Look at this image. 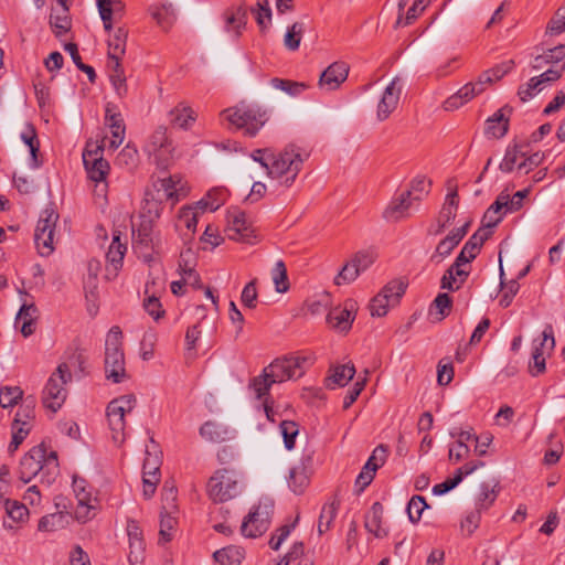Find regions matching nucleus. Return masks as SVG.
Returning <instances> with one entry per match:
<instances>
[{
	"instance_id": "f257e3e1",
	"label": "nucleus",
	"mask_w": 565,
	"mask_h": 565,
	"mask_svg": "<svg viewBox=\"0 0 565 565\" xmlns=\"http://www.w3.org/2000/svg\"><path fill=\"white\" fill-rule=\"evenodd\" d=\"M60 473L57 455L55 451H46L44 445L31 448L21 459L19 466V479L24 483L40 476V481L51 486Z\"/></svg>"
},
{
	"instance_id": "f03ea898",
	"label": "nucleus",
	"mask_w": 565,
	"mask_h": 565,
	"mask_svg": "<svg viewBox=\"0 0 565 565\" xmlns=\"http://www.w3.org/2000/svg\"><path fill=\"white\" fill-rule=\"evenodd\" d=\"M223 122L227 121L230 127L244 130L249 137L256 136L267 121V113L257 105L239 104L227 108L220 114Z\"/></svg>"
},
{
	"instance_id": "7ed1b4c3",
	"label": "nucleus",
	"mask_w": 565,
	"mask_h": 565,
	"mask_svg": "<svg viewBox=\"0 0 565 565\" xmlns=\"http://www.w3.org/2000/svg\"><path fill=\"white\" fill-rule=\"evenodd\" d=\"M243 476L230 468L217 469L209 479L206 492L215 503H223L238 497L244 490Z\"/></svg>"
},
{
	"instance_id": "20e7f679",
	"label": "nucleus",
	"mask_w": 565,
	"mask_h": 565,
	"mask_svg": "<svg viewBox=\"0 0 565 565\" xmlns=\"http://www.w3.org/2000/svg\"><path fill=\"white\" fill-rule=\"evenodd\" d=\"M121 339L122 333L120 328L114 326L108 331L105 340L106 379L114 383H121L127 379Z\"/></svg>"
},
{
	"instance_id": "39448f33",
	"label": "nucleus",
	"mask_w": 565,
	"mask_h": 565,
	"mask_svg": "<svg viewBox=\"0 0 565 565\" xmlns=\"http://www.w3.org/2000/svg\"><path fill=\"white\" fill-rule=\"evenodd\" d=\"M302 163L303 159L300 149L289 145L277 156L270 154L268 175L273 179L281 180L284 185L290 186L296 180Z\"/></svg>"
},
{
	"instance_id": "423d86ee",
	"label": "nucleus",
	"mask_w": 565,
	"mask_h": 565,
	"mask_svg": "<svg viewBox=\"0 0 565 565\" xmlns=\"http://www.w3.org/2000/svg\"><path fill=\"white\" fill-rule=\"evenodd\" d=\"M137 399L134 394H126L109 402L106 411L108 426L111 431V439L117 445L126 440V414L136 407Z\"/></svg>"
},
{
	"instance_id": "0eeeda50",
	"label": "nucleus",
	"mask_w": 565,
	"mask_h": 565,
	"mask_svg": "<svg viewBox=\"0 0 565 565\" xmlns=\"http://www.w3.org/2000/svg\"><path fill=\"white\" fill-rule=\"evenodd\" d=\"M72 373L66 363H61L49 377L42 393L43 405L52 412H57L67 397L66 384L71 382Z\"/></svg>"
},
{
	"instance_id": "6e6552de",
	"label": "nucleus",
	"mask_w": 565,
	"mask_h": 565,
	"mask_svg": "<svg viewBox=\"0 0 565 565\" xmlns=\"http://www.w3.org/2000/svg\"><path fill=\"white\" fill-rule=\"evenodd\" d=\"M164 126L158 127L148 138L143 151L157 168L166 170L174 159V147Z\"/></svg>"
},
{
	"instance_id": "1a4fd4ad",
	"label": "nucleus",
	"mask_w": 565,
	"mask_h": 565,
	"mask_svg": "<svg viewBox=\"0 0 565 565\" xmlns=\"http://www.w3.org/2000/svg\"><path fill=\"white\" fill-rule=\"evenodd\" d=\"M273 512L274 501L271 499L259 500L244 518L241 525L242 535L249 539L262 536L269 529Z\"/></svg>"
},
{
	"instance_id": "9d476101",
	"label": "nucleus",
	"mask_w": 565,
	"mask_h": 565,
	"mask_svg": "<svg viewBox=\"0 0 565 565\" xmlns=\"http://www.w3.org/2000/svg\"><path fill=\"white\" fill-rule=\"evenodd\" d=\"M104 146L87 142L83 151V163L88 178L96 183V188L100 193H105L107 189L106 178L109 173L110 166L103 158Z\"/></svg>"
},
{
	"instance_id": "9b49d317",
	"label": "nucleus",
	"mask_w": 565,
	"mask_h": 565,
	"mask_svg": "<svg viewBox=\"0 0 565 565\" xmlns=\"http://www.w3.org/2000/svg\"><path fill=\"white\" fill-rule=\"evenodd\" d=\"M311 363L310 358L289 355L274 360L265 369V375L271 379V383H282L300 377L305 367Z\"/></svg>"
},
{
	"instance_id": "f8f14e48",
	"label": "nucleus",
	"mask_w": 565,
	"mask_h": 565,
	"mask_svg": "<svg viewBox=\"0 0 565 565\" xmlns=\"http://www.w3.org/2000/svg\"><path fill=\"white\" fill-rule=\"evenodd\" d=\"M58 214L52 206L45 207L38 221L34 242L41 256H50L54 252V233Z\"/></svg>"
},
{
	"instance_id": "ddd939ff",
	"label": "nucleus",
	"mask_w": 565,
	"mask_h": 565,
	"mask_svg": "<svg viewBox=\"0 0 565 565\" xmlns=\"http://www.w3.org/2000/svg\"><path fill=\"white\" fill-rule=\"evenodd\" d=\"M143 209H148L149 215L142 214L137 230L132 227V241L135 248L140 252L145 249L143 257L148 260L150 257L149 250L152 248V222L153 218L160 216V203L154 200H147Z\"/></svg>"
},
{
	"instance_id": "4468645a",
	"label": "nucleus",
	"mask_w": 565,
	"mask_h": 565,
	"mask_svg": "<svg viewBox=\"0 0 565 565\" xmlns=\"http://www.w3.org/2000/svg\"><path fill=\"white\" fill-rule=\"evenodd\" d=\"M541 340L533 341L532 361L530 372L536 376L545 371V354H550L555 347L554 330L551 324L545 326Z\"/></svg>"
},
{
	"instance_id": "2eb2a0df",
	"label": "nucleus",
	"mask_w": 565,
	"mask_h": 565,
	"mask_svg": "<svg viewBox=\"0 0 565 565\" xmlns=\"http://www.w3.org/2000/svg\"><path fill=\"white\" fill-rule=\"evenodd\" d=\"M349 71L345 62H333L320 74L319 88L324 92L337 90L347 81Z\"/></svg>"
},
{
	"instance_id": "dca6fc26",
	"label": "nucleus",
	"mask_w": 565,
	"mask_h": 565,
	"mask_svg": "<svg viewBox=\"0 0 565 565\" xmlns=\"http://www.w3.org/2000/svg\"><path fill=\"white\" fill-rule=\"evenodd\" d=\"M224 31L237 40L247 24V9L245 4L227 8L223 14Z\"/></svg>"
},
{
	"instance_id": "f3484780",
	"label": "nucleus",
	"mask_w": 565,
	"mask_h": 565,
	"mask_svg": "<svg viewBox=\"0 0 565 565\" xmlns=\"http://www.w3.org/2000/svg\"><path fill=\"white\" fill-rule=\"evenodd\" d=\"M227 222L226 233L228 238L237 242H249L253 236V230L244 212L238 210L231 211Z\"/></svg>"
},
{
	"instance_id": "a211bd4d",
	"label": "nucleus",
	"mask_w": 565,
	"mask_h": 565,
	"mask_svg": "<svg viewBox=\"0 0 565 565\" xmlns=\"http://www.w3.org/2000/svg\"><path fill=\"white\" fill-rule=\"evenodd\" d=\"M174 500L175 491L171 488L167 493V504H163L162 507L159 543H167L172 540L173 531L177 525V519L171 514L175 509Z\"/></svg>"
},
{
	"instance_id": "6ab92c4d",
	"label": "nucleus",
	"mask_w": 565,
	"mask_h": 565,
	"mask_svg": "<svg viewBox=\"0 0 565 565\" xmlns=\"http://www.w3.org/2000/svg\"><path fill=\"white\" fill-rule=\"evenodd\" d=\"M418 204L405 192L394 198L383 212V217L388 222H397L412 214Z\"/></svg>"
},
{
	"instance_id": "aec40b11",
	"label": "nucleus",
	"mask_w": 565,
	"mask_h": 565,
	"mask_svg": "<svg viewBox=\"0 0 565 565\" xmlns=\"http://www.w3.org/2000/svg\"><path fill=\"white\" fill-rule=\"evenodd\" d=\"M402 93V86L399 85V78H394L385 88L379 104H377V118L379 120H385L397 107L399 96Z\"/></svg>"
},
{
	"instance_id": "412c9836",
	"label": "nucleus",
	"mask_w": 565,
	"mask_h": 565,
	"mask_svg": "<svg viewBox=\"0 0 565 565\" xmlns=\"http://www.w3.org/2000/svg\"><path fill=\"white\" fill-rule=\"evenodd\" d=\"M355 302L347 300L343 308H334L327 316V322L331 328L340 332H347L355 318Z\"/></svg>"
},
{
	"instance_id": "4be33fe9",
	"label": "nucleus",
	"mask_w": 565,
	"mask_h": 565,
	"mask_svg": "<svg viewBox=\"0 0 565 565\" xmlns=\"http://www.w3.org/2000/svg\"><path fill=\"white\" fill-rule=\"evenodd\" d=\"M127 535L129 539V562L137 565L142 562L146 544L142 536V530L135 520L127 522Z\"/></svg>"
},
{
	"instance_id": "5701e85b",
	"label": "nucleus",
	"mask_w": 565,
	"mask_h": 565,
	"mask_svg": "<svg viewBox=\"0 0 565 565\" xmlns=\"http://www.w3.org/2000/svg\"><path fill=\"white\" fill-rule=\"evenodd\" d=\"M513 108L510 105H504L497 110L486 120V134L493 138L504 137L509 130V120Z\"/></svg>"
},
{
	"instance_id": "b1692460",
	"label": "nucleus",
	"mask_w": 565,
	"mask_h": 565,
	"mask_svg": "<svg viewBox=\"0 0 565 565\" xmlns=\"http://www.w3.org/2000/svg\"><path fill=\"white\" fill-rule=\"evenodd\" d=\"M120 232L114 231L113 239L106 253L107 259V275H117L118 270L122 266V260L127 252V245L120 239Z\"/></svg>"
},
{
	"instance_id": "393cba45",
	"label": "nucleus",
	"mask_w": 565,
	"mask_h": 565,
	"mask_svg": "<svg viewBox=\"0 0 565 565\" xmlns=\"http://www.w3.org/2000/svg\"><path fill=\"white\" fill-rule=\"evenodd\" d=\"M105 124L111 132L109 147L111 149H117L125 139L126 127L121 115L115 111V106L111 104H107L106 106Z\"/></svg>"
},
{
	"instance_id": "a878e982",
	"label": "nucleus",
	"mask_w": 565,
	"mask_h": 565,
	"mask_svg": "<svg viewBox=\"0 0 565 565\" xmlns=\"http://www.w3.org/2000/svg\"><path fill=\"white\" fill-rule=\"evenodd\" d=\"M86 488L87 484L84 479L73 478V490L78 503L75 513L76 518L83 521L89 518V511L94 508L92 493Z\"/></svg>"
},
{
	"instance_id": "bb28decb",
	"label": "nucleus",
	"mask_w": 565,
	"mask_h": 565,
	"mask_svg": "<svg viewBox=\"0 0 565 565\" xmlns=\"http://www.w3.org/2000/svg\"><path fill=\"white\" fill-rule=\"evenodd\" d=\"M491 232L479 228L470 238L465 243L462 249L457 255V265L459 263L469 264L472 262L480 252L483 243L489 238Z\"/></svg>"
},
{
	"instance_id": "cd10ccee",
	"label": "nucleus",
	"mask_w": 565,
	"mask_h": 565,
	"mask_svg": "<svg viewBox=\"0 0 565 565\" xmlns=\"http://www.w3.org/2000/svg\"><path fill=\"white\" fill-rule=\"evenodd\" d=\"M384 508L380 502H374L364 518V527L377 539L388 535V530L382 525Z\"/></svg>"
},
{
	"instance_id": "c85d7f7f",
	"label": "nucleus",
	"mask_w": 565,
	"mask_h": 565,
	"mask_svg": "<svg viewBox=\"0 0 565 565\" xmlns=\"http://www.w3.org/2000/svg\"><path fill=\"white\" fill-rule=\"evenodd\" d=\"M467 263H459L457 265V258L452 265L445 271L440 280V287L450 291L458 290L469 276V271L463 269L462 266Z\"/></svg>"
},
{
	"instance_id": "c756f323",
	"label": "nucleus",
	"mask_w": 565,
	"mask_h": 565,
	"mask_svg": "<svg viewBox=\"0 0 565 565\" xmlns=\"http://www.w3.org/2000/svg\"><path fill=\"white\" fill-rule=\"evenodd\" d=\"M148 11L158 26L164 31H168L177 20L175 10L170 2L151 4Z\"/></svg>"
},
{
	"instance_id": "7c9ffc66",
	"label": "nucleus",
	"mask_w": 565,
	"mask_h": 565,
	"mask_svg": "<svg viewBox=\"0 0 565 565\" xmlns=\"http://www.w3.org/2000/svg\"><path fill=\"white\" fill-rule=\"evenodd\" d=\"M355 367L353 364H340L331 366L329 376L326 379V386L329 390L345 386L354 376Z\"/></svg>"
},
{
	"instance_id": "2f4dec72",
	"label": "nucleus",
	"mask_w": 565,
	"mask_h": 565,
	"mask_svg": "<svg viewBox=\"0 0 565 565\" xmlns=\"http://www.w3.org/2000/svg\"><path fill=\"white\" fill-rule=\"evenodd\" d=\"M121 58H108L107 67L109 71L110 83L119 97L127 95L128 87L126 83V75L124 67L120 63Z\"/></svg>"
},
{
	"instance_id": "473e14b6",
	"label": "nucleus",
	"mask_w": 565,
	"mask_h": 565,
	"mask_svg": "<svg viewBox=\"0 0 565 565\" xmlns=\"http://www.w3.org/2000/svg\"><path fill=\"white\" fill-rule=\"evenodd\" d=\"M159 446L150 438V445L146 446V458L143 460V478L148 477L150 480L159 481Z\"/></svg>"
},
{
	"instance_id": "72a5a7b5",
	"label": "nucleus",
	"mask_w": 565,
	"mask_h": 565,
	"mask_svg": "<svg viewBox=\"0 0 565 565\" xmlns=\"http://www.w3.org/2000/svg\"><path fill=\"white\" fill-rule=\"evenodd\" d=\"M38 318V308L34 303H23L15 317V322L22 321L20 331L24 338L34 333V321Z\"/></svg>"
},
{
	"instance_id": "f704fd0d",
	"label": "nucleus",
	"mask_w": 565,
	"mask_h": 565,
	"mask_svg": "<svg viewBox=\"0 0 565 565\" xmlns=\"http://www.w3.org/2000/svg\"><path fill=\"white\" fill-rule=\"evenodd\" d=\"M127 38L128 31L124 28H117L109 34L107 39L108 58H121L126 52Z\"/></svg>"
},
{
	"instance_id": "c9c22d12",
	"label": "nucleus",
	"mask_w": 565,
	"mask_h": 565,
	"mask_svg": "<svg viewBox=\"0 0 565 565\" xmlns=\"http://www.w3.org/2000/svg\"><path fill=\"white\" fill-rule=\"evenodd\" d=\"M194 120V111L184 103H179L169 111V122L174 127L188 129Z\"/></svg>"
},
{
	"instance_id": "e433bc0d",
	"label": "nucleus",
	"mask_w": 565,
	"mask_h": 565,
	"mask_svg": "<svg viewBox=\"0 0 565 565\" xmlns=\"http://www.w3.org/2000/svg\"><path fill=\"white\" fill-rule=\"evenodd\" d=\"M565 58V44H559L534 57L531 66L535 71L544 68L548 64H558Z\"/></svg>"
},
{
	"instance_id": "4c0bfd02",
	"label": "nucleus",
	"mask_w": 565,
	"mask_h": 565,
	"mask_svg": "<svg viewBox=\"0 0 565 565\" xmlns=\"http://www.w3.org/2000/svg\"><path fill=\"white\" fill-rule=\"evenodd\" d=\"M499 482L495 480L484 481L480 484L476 507L478 510H487L493 504L499 493Z\"/></svg>"
},
{
	"instance_id": "58836bf2",
	"label": "nucleus",
	"mask_w": 565,
	"mask_h": 565,
	"mask_svg": "<svg viewBox=\"0 0 565 565\" xmlns=\"http://www.w3.org/2000/svg\"><path fill=\"white\" fill-rule=\"evenodd\" d=\"M477 95H476V90H473V86H471V85H469V83H467L458 92H456L455 94L449 96L444 102V105H443L444 109L447 111L456 110V109L460 108L461 106H463L465 104H467L468 102H470Z\"/></svg>"
},
{
	"instance_id": "ea45409f",
	"label": "nucleus",
	"mask_w": 565,
	"mask_h": 565,
	"mask_svg": "<svg viewBox=\"0 0 565 565\" xmlns=\"http://www.w3.org/2000/svg\"><path fill=\"white\" fill-rule=\"evenodd\" d=\"M308 484L309 476L306 471V465L301 462L300 465L292 467L288 479L290 490L296 494H301Z\"/></svg>"
},
{
	"instance_id": "a19ab883",
	"label": "nucleus",
	"mask_w": 565,
	"mask_h": 565,
	"mask_svg": "<svg viewBox=\"0 0 565 565\" xmlns=\"http://www.w3.org/2000/svg\"><path fill=\"white\" fill-rule=\"evenodd\" d=\"M226 190L223 188H214L210 190L204 198H202L198 203V207L201 211H216L220 206H222L226 201Z\"/></svg>"
},
{
	"instance_id": "79ce46f5",
	"label": "nucleus",
	"mask_w": 565,
	"mask_h": 565,
	"mask_svg": "<svg viewBox=\"0 0 565 565\" xmlns=\"http://www.w3.org/2000/svg\"><path fill=\"white\" fill-rule=\"evenodd\" d=\"M200 436L211 443H222L228 438V430L225 426L209 420L200 427Z\"/></svg>"
},
{
	"instance_id": "37998d69",
	"label": "nucleus",
	"mask_w": 565,
	"mask_h": 565,
	"mask_svg": "<svg viewBox=\"0 0 565 565\" xmlns=\"http://www.w3.org/2000/svg\"><path fill=\"white\" fill-rule=\"evenodd\" d=\"M21 140L29 147L30 153H31V167L38 168L39 161H38V152L40 149V143L38 140V135L34 126L30 122H28L23 129V131L20 135Z\"/></svg>"
},
{
	"instance_id": "c03bdc74",
	"label": "nucleus",
	"mask_w": 565,
	"mask_h": 565,
	"mask_svg": "<svg viewBox=\"0 0 565 565\" xmlns=\"http://www.w3.org/2000/svg\"><path fill=\"white\" fill-rule=\"evenodd\" d=\"M213 557L220 565H239L244 558V551L238 546H227L214 552Z\"/></svg>"
},
{
	"instance_id": "a18cd8bd",
	"label": "nucleus",
	"mask_w": 565,
	"mask_h": 565,
	"mask_svg": "<svg viewBox=\"0 0 565 565\" xmlns=\"http://www.w3.org/2000/svg\"><path fill=\"white\" fill-rule=\"evenodd\" d=\"M458 209V193L457 191H452L447 194L445 203L439 212L438 223H444V225H449L456 217Z\"/></svg>"
},
{
	"instance_id": "49530a36",
	"label": "nucleus",
	"mask_w": 565,
	"mask_h": 565,
	"mask_svg": "<svg viewBox=\"0 0 565 565\" xmlns=\"http://www.w3.org/2000/svg\"><path fill=\"white\" fill-rule=\"evenodd\" d=\"M271 379L265 375V369L263 372L253 377L249 382L248 388L253 392L257 399L268 398L269 390L273 386Z\"/></svg>"
},
{
	"instance_id": "de8ad7c7",
	"label": "nucleus",
	"mask_w": 565,
	"mask_h": 565,
	"mask_svg": "<svg viewBox=\"0 0 565 565\" xmlns=\"http://www.w3.org/2000/svg\"><path fill=\"white\" fill-rule=\"evenodd\" d=\"M306 30V24L302 21H296L286 31L284 36V44L290 51L299 49L302 34Z\"/></svg>"
},
{
	"instance_id": "09e8293b",
	"label": "nucleus",
	"mask_w": 565,
	"mask_h": 565,
	"mask_svg": "<svg viewBox=\"0 0 565 565\" xmlns=\"http://www.w3.org/2000/svg\"><path fill=\"white\" fill-rule=\"evenodd\" d=\"M270 85L274 88L282 90L292 97L299 96L308 88V85L303 82H294L290 79H282L278 77L271 78Z\"/></svg>"
},
{
	"instance_id": "8fccbe9b",
	"label": "nucleus",
	"mask_w": 565,
	"mask_h": 565,
	"mask_svg": "<svg viewBox=\"0 0 565 565\" xmlns=\"http://www.w3.org/2000/svg\"><path fill=\"white\" fill-rule=\"evenodd\" d=\"M271 278L275 285V290L284 294L289 289V280L287 276V268L282 260H277L271 269Z\"/></svg>"
},
{
	"instance_id": "3c124183",
	"label": "nucleus",
	"mask_w": 565,
	"mask_h": 565,
	"mask_svg": "<svg viewBox=\"0 0 565 565\" xmlns=\"http://www.w3.org/2000/svg\"><path fill=\"white\" fill-rule=\"evenodd\" d=\"M339 504L335 502L327 503L322 507L319 521H318V532L319 534H323L330 530L337 513H338Z\"/></svg>"
},
{
	"instance_id": "603ef678",
	"label": "nucleus",
	"mask_w": 565,
	"mask_h": 565,
	"mask_svg": "<svg viewBox=\"0 0 565 565\" xmlns=\"http://www.w3.org/2000/svg\"><path fill=\"white\" fill-rule=\"evenodd\" d=\"M68 8H62L61 14L52 13L50 17V25L56 36H62L71 29V19L67 14Z\"/></svg>"
},
{
	"instance_id": "864d4df0",
	"label": "nucleus",
	"mask_w": 565,
	"mask_h": 565,
	"mask_svg": "<svg viewBox=\"0 0 565 565\" xmlns=\"http://www.w3.org/2000/svg\"><path fill=\"white\" fill-rule=\"evenodd\" d=\"M250 12L255 15L257 24L264 29L271 21V8L269 0H257L256 6L250 8Z\"/></svg>"
},
{
	"instance_id": "5fc2aeb1",
	"label": "nucleus",
	"mask_w": 565,
	"mask_h": 565,
	"mask_svg": "<svg viewBox=\"0 0 565 565\" xmlns=\"http://www.w3.org/2000/svg\"><path fill=\"white\" fill-rule=\"evenodd\" d=\"M23 391L19 386H3L0 388V406L13 407L22 398Z\"/></svg>"
},
{
	"instance_id": "6e6d98bb",
	"label": "nucleus",
	"mask_w": 565,
	"mask_h": 565,
	"mask_svg": "<svg viewBox=\"0 0 565 565\" xmlns=\"http://www.w3.org/2000/svg\"><path fill=\"white\" fill-rule=\"evenodd\" d=\"M523 157L524 154L516 146L508 148L503 160L499 166L500 170L505 173L513 171L514 168H518L519 163L523 160Z\"/></svg>"
},
{
	"instance_id": "4d7b16f0",
	"label": "nucleus",
	"mask_w": 565,
	"mask_h": 565,
	"mask_svg": "<svg viewBox=\"0 0 565 565\" xmlns=\"http://www.w3.org/2000/svg\"><path fill=\"white\" fill-rule=\"evenodd\" d=\"M198 224V213L191 206H183L178 214L177 227H185L190 232H194Z\"/></svg>"
},
{
	"instance_id": "13d9d810",
	"label": "nucleus",
	"mask_w": 565,
	"mask_h": 565,
	"mask_svg": "<svg viewBox=\"0 0 565 565\" xmlns=\"http://www.w3.org/2000/svg\"><path fill=\"white\" fill-rule=\"evenodd\" d=\"M285 447L291 450L295 447V439L299 434V426L294 420H282L279 425Z\"/></svg>"
},
{
	"instance_id": "bf43d9fd",
	"label": "nucleus",
	"mask_w": 565,
	"mask_h": 565,
	"mask_svg": "<svg viewBox=\"0 0 565 565\" xmlns=\"http://www.w3.org/2000/svg\"><path fill=\"white\" fill-rule=\"evenodd\" d=\"M429 2L430 0H415L413 6L407 10L405 19L403 20V18L399 15L396 20L395 26L398 28L401 25L412 24L429 4Z\"/></svg>"
},
{
	"instance_id": "052dcab7",
	"label": "nucleus",
	"mask_w": 565,
	"mask_h": 565,
	"mask_svg": "<svg viewBox=\"0 0 565 565\" xmlns=\"http://www.w3.org/2000/svg\"><path fill=\"white\" fill-rule=\"evenodd\" d=\"M6 513L13 523L24 522L29 516V511L23 503L18 501H6Z\"/></svg>"
},
{
	"instance_id": "680f3d73",
	"label": "nucleus",
	"mask_w": 565,
	"mask_h": 565,
	"mask_svg": "<svg viewBox=\"0 0 565 565\" xmlns=\"http://www.w3.org/2000/svg\"><path fill=\"white\" fill-rule=\"evenodd\" d=\"M406 287V284L402 280H392L385 285L381 291L385 294L392 306H396L401 297L405 294Z\"/></svg>"
},
{
	"instance_id": "e2e57ef3",
	"label": "nucleus",
	"mask_w": 565,
	"mask_h": 565,
	"mask_svg": "<svg viewBox=\"0 0 565 565\" xmlns=\"http://www.w3.org/2000/svg\"><path fill=\"white\" fill-rule=\"evenodd\" d=\"M428 508V504L426 503V500L422 495H414L409 500L407 504V514L409 518V521L413 523H416L420 520L422 514L425 509Z\"/></svg>"
},
{
	"instance_id": "0e129e2a",
	"label": "nucleus",
	"mask_w": 565,
	"mask_h": 565,
	"mask_svg": "<svg viewBox=\"0 0 565 565\" xmlns=\"http://www.w3.org/2000/svg\"><path fill=\"white\" fill-rule=\"evenodd\" d=\"M34 401L26 398L24 403L19 407L15 413L14 419L12 423L24 425L28 424L31 426V423L34 418Z\"/></svg>"
},
{
	"instance_id": "69168bd1",
	"label": "nucleus",
	"mask_w": 565,
	"mask_h": 565,
	"mask_svg": "<svg viewBox=\"0 0 565 565\" xmlns=\"http://www.w3.org/2000/svg\"><path fill=\"white\" fill-rule=\"evenodd\" d=\"M351 259L361 274L374 264L376 254L371 249H364L355 253Z\"/></svg>"
},
{
	"instance_id": "338daca9",
	"label": "nucleus",
	"mask_w": 565,
	"mask_h": 565,
	"mask_svg": "<svg viewBox=\"0 0 565 565\" xmlns=\"http://www.w3.org/2000/svg\"><path fill=\"white\" fill-rule=\"evenodd\" d=\"M429 182L425 178H416L412 181L409 190L405 191L417 204L428 193Z\"/></svg>"
},
{
	"instance_id": "774afa93",
	"label": "nucleus",
	"mask_w": 565,
	"mask_h": 565,
	"mask_svg": "<svg viewBox=\"0 0 565 565\" xmlns=\"http://www.w3.org/2000/svg\"><path fill=\"white\" fill-rule=\"evenodd\" d=\"M565 31V8H559L546 26V34L558 35Z\"/></svg>"
}]
</instances>
